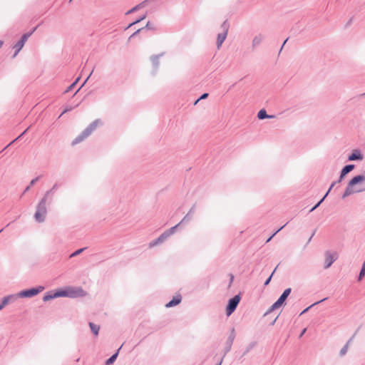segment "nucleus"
I'll return each mask as SVG.
<instances>
[{
	"instance_id": "nucleus-40",
	"label": "nucleus",
	"mask_w": 365,
	"mask_h": 365,
	"mask_svg": "<svg viewBox=\"0 0 365 365\" xmlns=\"http://www.w3.org/2000/svg\"><path fill=\"white\" fill-rule=\"evenodd\" d=\"M1 231H2V230H0V232H1Z\"/></svg>"
},
{
	"instance_id": "nucleus-24",
	"label": "nucleus",
	"mask_w": 365,
	"mask_h": 365,
	"mask_svg": "<svg viewBox=\"0 0 365 365\" xmlns=\"http://www.w3.org/2000/svg\"><path fill=\"white\" fill-rule=\"evenodd\" d=\"M291 292V289L290 288H288V289H286L284 292L282 293V294H285L286 297H288L289 295Z\"/></svg>"
},
{
	"instance_id": "nucleus-15",
	"label": "nucleus",
	"mask_w": 365,
	"mask_h": 365,
	"mask_svg": "<svg viewBox=\"0 0 365 365\" xmlns=\"http://www.w3.org/2000/svg\"><path fill=\"white\" fill-rule=\"evenodd\" d=\"M12 298H14V296H8L6 297H4L3 299L1 304H0V310H1L9 302V300Z\"/></svg>"
},
{
	"instance_id": "nucleus-2",
	"label": "nucleus",
	"mask_w": 365,
	"mask_h": 365,
	"mask_svg": "<svg viewBox=\"0 0 365 365\" xmlns=\"http://www.w3.org/2000/svg\"><path fill=\"white\" fill-rule=\"evenodd\" d=\"M46 214V200L43 199L37 207L36 212L35 213V219L38 222H43L45 219Z\"/></svg>"
},
{
	"instance_id": "nucleus-17",
	"label": "nucleus",
	"mask_w": 365,
	"mask_h": 365,
	"mask_svg": "<svg viewBox=\"0 0 365 365\" xmlns=\"http://www.w3.org/2000/svg\"><path fill=\"white\" fill-rule=\"evenodd\" d=\"M257 117L259 119H264L266 118H272V116H269L267 114V112L265 110H260L257 114Z\"/></svg>"
},
{
	"instance_id": "nucleus-3",
	"label": "nucleus",
	"mask_w": 365,
	"mask_h": 365,
	"mask_svg": "<svg viewBox=\"0 0 365 365\" xmlns=\"http://www.w3.org/2000/svg\"><path fill=\"white\" fill-rule=\"evenodd\" d=\"M240 301V297L239 295H236L229 300V303L226 309V313L227 316L231 315L232 313L235 310Z\"/></svg>"
},
{
	"instance_id": "nucleus-37",
	"label": "nucleus",
	"mask_w": 365,
	"mask_h": 365,
	"mask_svg": "<svg viewBox=\"0 0 365 365\" xmlns=\"http://www.w3.org/2000/svg\"><path fill=\"white\" fill-rule=\"evenodd\" d=\"M233 280V275H231V281Z\"/></svg>"
},
{
	"instance_id": "nucleus-6",
	"label": "nucleus",
	"mask_w": 365,
	"mask_h": 365,
	"mask_svg": "<svg viewBox=\"0 0 365 365\" xmlns=\"http://www.w3.org/2000/svg\"><path fill=\"white\" fill-rule=\"evenodd\" d=\"M42 289H43V288L41 287L39 288H32V289L19 292L18 296L20 297H31L35 296L37 294H38L40 292L42 291Z\"/></svg>"
},
{
	"instance_id": "nucleus-39",
	"label": "nucleus",
	"mask_w": 365,
	"mask_h": 365,
	"mask_svg": "<svg viewBox=\"0 0 365 365\" xmlns=\"http://www.w3.org/2000/svg\"><path fill=\"white\" fill-rule=\"evenodd\" d=\"M221 363H222V361H220V364H219L218 365H220V364H221Z\"/></svg>"
},
{
	"instance_id": "nucleus-34",
	"label": "nucleus",
	"mask_w": 365,
	"mask_h": 365,
	"mask_svg": "<svg viewBox=\"0 0 365 365\" xmlns=\"http://www.w3.org/2000/svg\"><path fill=\"white\" fill-rule=\"evenodd\" d=\"M146 27H147V28H150V24H149V22L146 24Z\"/></svg>"
},
{
	"instance_id": "nucleus-41",
	"label": "nucleus",
	"mask_w": 365,
	"mask_h": 365,
	"mask_svg": "<svg viewBox=\"0 0 365 365\" xmlns=\"http://www.w3.org/2000/svg\"><path fill=\"white\" fill-rule=\"evenodd\" d=\"M72 0H70V1H71Z\"/></svg>"
},
{
	"instance_id": "nucleus-8",
	"label": "nucleus",
	"mask_w": 365,
	"mask_h": 365,
	"mask_svg": "<svg viewBox=\"0 0 365 365\" xmlns=\"http://www.w3.org/2000/svg\"><path fill=\"white\" fill-rule=\"evenodd\" d=\"M287 298V297H286L285 294H282L280 297L278 299V300L276 302H274L269 308V312H271L275 309L280 308L284 303Z\"/></svg>"
},
{
	"instance_id": "nucleus-23",
	"label": "nucleus",
	"mask_w": 365,
	"mask_h": 365,
	"mask_svg": "<svg viewBox=\"0 0 365 365\" xmlns=\"http://www.w3.org/2000/svg\"><path fill=\"white\" fill-rule=\"evenodd\" d=\"M145 17H146V16H145V15H143V16L142 17H140L139 19H138V20H136L135 21H134V22H133L132 24H130L129 25V27H130V26H133V25H134V24H137V23H138V22H140V21H141L142 20L145 19Z\"/></svg>"
},
{
	"instance_id": "nucleus-18",
	"label": "nucleus",
	"mask_w": 365,
	"mask_h": 365,
	"mask_svg": "<svg viewBox=\"0 0 365 365\" xmlns=\"http://www.w3.org/2000/svg\"><path fill=\"white\" fill-rule=\"evenodd\" d=\"M334 185V183H333L330 188L329 189V190L327 191V192L326 193V195L324 196V197L314 207L311 209L310 211H313L314 210H315L322 202V201L325 199V197L327 196V195L329 194V192H330L331 189L333 187V186Z\"/></svg>"
},
{
	"instance_id": "nucleus-4",
	"label": "nucleus",
	"mask_w": 365,
	"mask_h": 365,
	"mask_svg": "<svg viewBox=\"0 0 365 365\" xmlns=\"http://www.w3.org/2000/svg\"><path fill=\"white\" fill-rule=\"evenodd\" d=\"M175 227H176V226L171 227L169 230L163 233L155 241L150 243V247H153L159 243L163 242L165 239H167L170 235H171L174 232Z\"/></svg>"
},
{
	"instance_id": "nucleus-33",
	"label": "nucleus",
	"mask_w": 365,
	"mask_h": 365,
	"mask_svg": "<svg viewBox=\"0 0 365 365\" xmlns=\"http://www.w3.org/2000/svg\"><path fill=\"white\" fill-rule=\"evenodd\" d=\"M2 45H3V41H0V48L2 46Z\"/></svg>"
},
{
	"instance_id": "nucleus-22",
	"label": "nucleus",
	"mask_w": 365,
	"mask_h": 365,
	"mask_svg": "<svg viewBox=\"0 0 365 365\" xmlns=\"http://www.w3.org/2000/svg\"><path fill=\"white\" fill-rule=\"evenodd\" d=\"M85 250V248H82V249H79L78 250H76V252H74L73 254L71 255V257H75L78 255H79L80 253H81L83 250Z\"/></svg>"
},
{
	"instance_id": "nucleus-28",
	"label": "nucleus",
	"mask_w": 365,
	"mask_h": 365,
	"mask_svg": "<svg viewBox=\"0 0 365 365\" xmlns=\"http://www.w3.org/2000/svg\"><path fill=\"white\" fill-rule=\"evenodd\" d=\"M271 278L272 275L266 280V282H264V285H267L269 283Z\"/></svg>"
},
{
	"instance_id": "nucleus-29",
	"label": "nucleus",
	"mask_w": 365,
	"mask_h": 365,
	"mask_svg": "<svg viewBox=\"0 0 365 365\" xmlns=\"http://www.w3.org/2000/svg\"><path fill=\"white\" fill-rule=\"evenodd\" d=\"M140 6V5H138L137 6L133 8L129 12L130 13V12H133V11H135Z\"/></svg>"
},
{
	"instance_id": "nucleus-5",
	"label": "nucleus",
	"mask_w": 365,
	"mask_h": 365,
	"mask_svg": "<svg viewBox=\"0 0 365 365\" xmlns=\"http://www.w3.org/2000/svg\"><path fill=\"white\" fill-rule=\"evenodd\" d=\"M36 29V27L34 29L32 32L29 34H25L22 36L21 39L14 46L16 49V52L14 53V56L17 55V53L22 49L24 46L25 42L27 41L28 38L31 35V34Z\"/></svg>"
},
{
	"instance_id": "nucleus-26",
	"label": "nucleus",
	"mask_w": 365,
	"mask_h": 365,
	"mask_svg": "<svg viewBox=\"0 0 365 365\" xmlns=\"http://www.w3.org/2000/svg\"><path fill=\"white\" fill-rule=\"evenodd\" d=\"M208 96L207 93H204L199 99H197L195 102L197 103L200 99L206 98Z\"/></svg>"
},
{
	"instance_id": "nucleus-14",
	"label": "nucleus",
	"mask_w": 365,
	"mask_h": 365,
	"mask_svg": "<svg viewBox=\"0 0 365 365\" xmlns=\"http://www.w3.org/2000/svg\"><path fill=\"white\" fill-rule=\"evenodd\" d=\"M227 31L225 30L224 33L218 34L217 36V45L218 47H220L222 42L225 41L226 36H227Z\"/></svg>"
},
{
	"instance_id": "nucleus-20",
	"label": "nucleus",
	"mask_w": 365,
	"mask_h": 365,
	"mask_svg": "<svg viewBox=\"0 0 365 365\" xmlns=\"http://www.w3.org/2000/svg\"><path fill=\"white\" fill-rule=\"evenodd\" d=\"M351 339H350V340L347 342V344H346V345H345V346L341 349V351H340L341 355H344V354L346 353V351H347V350H348V349H349V342H350V341H351Z\"/></svg>"
},
{
	"instance_id": "nucleus-32",
	"label": "nucleus",
	"mask_w": 365,
	"mask_h": 365,
	"mask_svg": "<svg viewBox=\"0 0 365 365\" xmlns=\"http://www.w3.org/2000/svg\"><path fill=\"white\" fill-rule=\"evenodd\" d=\"M91 74L88 76V77L86 79V81H85V82L83 83V85H84V84L86 83V81H88V78L90 77V76H91Z\"/></svg>"
},
{
	"instance_id": "nucleus-10",
	"label": "nucleus",
	"mask_w": 365,
	"mask_h": 365,
	"mask_svg": "<svg viewBox=\"0 0 365 365\" xmlns=\"http://www.w3.org/2000/svg\"><path fill=\"white\" fill-rule=\"evenodd\" d=\"M67 297L66 289L58 291L56 293H54L53 295H46L43 297V300L47 301L48 299H53L55 297Z\"/></svg>"
},
{
	"instance_id": "nucleus-27",
	"label": "nucleus",
	"mask_w": 365,
	"mask_h": 365,
	"mask_svg": "<svg viewBox=\"0 0 365 365\" xmlns=\"http://www.w3.org/2000/svg\"><path fill=\"white\" fill-rule=\"evenodd\" d=\"M284 227V226H282V227H280L278 230H277V231L275 232V233H274V234H273V235H272V236H271V237H270L267 240V242L270 241V240L272 239V237H273L276 233H277L279 230H281Z\"/></svg>"
},
{
	"instance_id": "nucleus-31",
	"label": "nucleus",
	"mask_w": 365,
	"mask_h": 365,
	"mask_svg": "<svg viewBox=\"0 0 365 365\" xmlns=\"http://www.w3.org/2000/svg\"><path fill=\"white\" fill-rule=\"evenodd\" d=\"M259 41H260V39H257V38H255L253 40V42H254L255 43H259Z\"/></svg>"
},
{
	"instance_id": "nucleus-25",
	"label": "nucleus",
	"mask_w": 365,
	"mask_h": 365,
	"mask_svg": "<svg viewBox=\"0 0 365 365\" xmlns=\"http://www.w3.org/2000/svg\"><path fill=\"white\" fill-rule=\"evenodd\" d=\"M78 81V78L68 87V88L66 91L68 92V91L71 90L75 86V85L77 83Z\"/></svg>"
},
{
	"instance_id": "nucleus-21",
	"label": "nucleus",
	"mask_w": 365,
	"mask_h": 365,
	"mask_svg": "<svg viewBox=\"0 0 365 365\" xmlns=\"http://www.w3.org/2000/svg\"><path fill=\"white\" fill-rule=\"evenodd\" d=\"M365 275V261L363 263L361 270L360 272L359 279H361V278Z\"/></svg>"
},
{
	"instance_id": "nucleus-7",
	"label": "nucleus",
	"mask_w": 365,
	"mask_h": 365,
	"mask_svg": "<svg viewBox=\"0 0 365 365\" xmlns=\"http://www.w3.org/2000/svg\"><path fill=\"white\" fill-rule=\"evenodd\" d=\"M336 258L337 255L336 253H331L329 252H327L325 254V268H329Z\"/></svg>"
},
{
	"instance_id": "nucleus-38",
	"label": "nucleus",
	"mask_w": 365,
	"mask_h": 365,
	"mask_svg": "<svg viewBox=\"0 0 365 365\" xmlns=\"http://www.w3.org/2000/svg\"><path fill=\"white\" fill-rule=\"evenodd\" d=\"M287 39H286V40L284 41V42L283 45H284V43H287Z\"/></svg>"
},
{
	"instance_id": "nucleus-1",
	"label": "nucleus",
	"mask_w": 365,
	"mask_h": 365,
	"mask_svg": "<svg viewBox=\"0 0 365 365\" xmlns=\"http://www.w3.org/2000/svg\"><path fill=\"white\" fill-rule=\"evenodd\" d=\"M364 180H365V176L364 175H358L353 178L352 180L349 182L348 187L343 195V198L350 195L352 193L359 192L365 190V187L356 186Z\"/></svg>"
},
{
	"instance_id": "nucleus-30",
	"label": "nucleus",
	"mask_w": 365,
	"mask_h": 365,
	"mask_svg": "<svg viewBox=\"0 0 365 365\" xmlns=\"http://www.w3.org/2000/svg\"><path fill=\"white\" fill-rule=\"evenodd\" d=\"M37 180H38V178L32 180L31 182V185H33Z\"/></svg>"
},
{
	"instance_id": "nucleus-35",
	"label": "nucleus",
	"mask_w": 365,
	"mask_h": 365,
	"mask_svg": "<svg viewBox=\"0 0 365 365\" xmlns=\"http://www.w3.org/2000/svg\"><path fill=\"white\" fill-rule=\"evenodd\" d=\"M309 308H307L306 309L303 310V312H302V314L304 313Z\"/></svg>"
},
{
	"instance_id": "nucleus-19",
	"label": "nucleus",
	"mask_w": 365,
	"mask_h": 365,
	"mask_svg": "<svg viewBox=\"0 0 365 365\" xmlns=\"http://www.w3.org/2000/svg\"><path fill=\"white\" fill-rule=\"evenodd\" d=\"M118 356V352L115 353V354H113L111 357H110L107 361H106V364L107 365H109V364H111L114 362V361L115 360L116 357Z\"/></svg>"
},
{
	"instance_id": "nucleus-13",
	"label": "nucleus",
	"mask_w": 365,
	"mask_h": 365,
	"mask_svg": "<svg viewBox=\"0 0 365 365\" xmlns=\"http://www.w3.org/2000/svg\"><path fill=\"white\" fill-rule=\"evenodd\" d=\"M362 158L361 154L358 150H355L349 156V160H361Z\"/></svg>"
},
{
	"instance_id": "nucleus-11",
	"label": "nucleus",
	"mask_w": 365,
	"mask_h": 365,
	"mask_svg": "<svg viewBox=\"0 0 365 365\" xmlns=\"http://www.w3.org/2000/svg\"><path fill=\"white\" fill-rule=\"evenodd\" d=\"M182 297L180 294L175 296L173 299L169 302L165 306L166 307H172L180 303Z\"/></svg>"
},
{
	"instance_id": "nucleus-16",
	"label": "nucleus",
	"mask_w": 365,
	"mask_h": 365,
	"mask_svg": "<svg viewBox=\"0 0 365 365\" xmlns=\"http://www.w3.org/2000/svg\"><path fill=\"white\" fill-rule=\"evenodd\" d=\"M89 326L91 327V331H93V333L95 335H98L99 329H100L99 326H98V325H96V324H93L92 322L89 323Z\"/></svg>"
},
{
	"instance_id": "nucleus-36",
	"label": "nucleus",
	"mask_w": 365,
	"mask_h": 365,
	"mask_svg": "<svg viewBox=\"0 0 365 365\" xmlns=\"http://www.w3.org/2000/svg\"><path fill=\"white\" fill-rule=\"evenodd\" d=\"M140 31V29H138V31L134 33V34H136L137 33H138L139 31Z\"/></svg>"
},
{
	"instance_id": "nucleus-9",
	"label": "nucleus",
	"mask_w": 365,
	"mask_h": 365,
	"mask_svg": "<svg viewBox=\"0 0 365 365\" xmlns=\"http://www.w3.org/2000/svg\"><path fill=\"white\" fill-rule=\"evenodd\" d=\"M67 291V297H77L79 296H83L84 294V292L82 289H73V288H68L66 289Z\"/></svg>"
},
{
	"instance_id": "nucleus-12",
	"label": "nucleus",
	"mask_w": 365,
	"mask_h": 365,
	"mask_svg": "<svg viewBox=\"0 0 365 365\" xmlns=\"http://www.w3.org/2000/svg\"><path fill=\"white\" fill-rule=\"evenodd\" d=\"M354 168V165H346L341 170V175H340V180L346 175L348 173L351 171Z\"/></svg>"
}]
</instances>
